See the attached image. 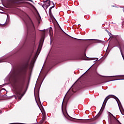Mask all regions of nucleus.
Returning a JSON list of instances; mask_svg holds the SVG:
<instances>
[{
  "instance_id": "obj_12",
  "label": "nucleus",
  "mask_w": 124,
  "mask_h": 124,
  "mask_svg": "<svg viewBox=\"0 0 124 124\" xmlns=\"http://www.w3.org/2000/svg\"><path fill=\"white\" fill-rule=\"evenodd\" d=\"M108 34H109V36H111V35H112V34H111V33H110V32L108 33Z\"/></svg>"
},
{
  "instance_id": "obj_10",
  "label": "nucleus",
  "mask_w": 124,
  "mask_h": 124,
  "mask_svg": "<svg viewBox=\"0 0 124 124\" xmlns=\"http://www.w3.org/2000/svg\"><path fill=\"white\" fill-rule=\"evenodd\" d=\"M41 20V17H40V16L39 15V18H38V21H40Z\"/></svg>"
},
{
  "instance_id": "obj_14",
  "label": "nucleus",
  "mask_w": 124,
  "mask_h": 124,
  "mask_svg": "<svg viewBox=\"0 0 124 124\" xmlns=\"http://www.w3.org/2000/svg\"><path fill=\"white\" fill-rule=\"evenodd\" d=\"M30 1H31V2H33V1L31 0H29Z\"/></svg>"
},
{
  "instance_id": "obj_2",
  "label": "nucleus",
  "mask_w": 124,
  "mask_h": 124,
  "mask_svg": "<svg viewBox=\"0 0 124 124\" xmlns=\"http://www.w3.org/2000/svg\"><path fill=\"white\" fill-rule=\"evenodd\" d=\"M111 97H112V96L108 95L106 98L103 104V105H104V107H105V105H106V103H107V101L108 99H109V98H111Z\"/></svg>"
},
{
  "instance_id": "obj_17",
  "label": "nucleus",
  "mask_w": 124,
  "mask_h": 124,
  "mask_svg": "<svg viewBox=\"0 0 124 124\" xmlns=\"http://www.w3.org/2000/svg\"><path fill=\"white\" fill-rule=\"evenodd\" d=\"M0 62H1V61H0Z\"/></svg>"
},
{
  "instance_id": "obj_1",
  "label": "nucleus",
  "mask_w": 124,
  "mask_h": 124,
  "mask_svg": "<svg viewBox=\"0 0 124 124\" xmlns=\"http://www.w3.org/2000/svg\"><path fill=\"white\" fill-rule=\"evenodd\" d=\"M51 4H53L54 5V3L53 2H50L49 0H47L44 2L42 7L44 9H47V8L49 7V6Z\"/></svg>"
},
{
  "instance_id": "obj_16",
  "label": "nucleus",
  "mask_w": 124,
  "mask_h": 124,
  "mask_svg": "<svg viewBox=\"0 0 124 124\" xmlns=\"http://www.w3.org/2000/svg\"><path fill=\"white\" fill-rule=\"evenodd\" d=\"M116 101H117V103H118V101L116 100Z\"/></svg>"
},
{
  "instance_id": "obj_3",
  "label": "nucleus",
  "mask_w": 124,
  "mask_h": 124,
  "mask_svg": "<svg viewBox=\"0 0 124 124\" xmlns=\"http://www.w3.org/2000/svg\"><path fill=\"white\" fill-rule=\"evenodd\" d=\"M114 45H115V46H120V41L118 40V39L115 40Z\"/></svg>"
},
{
  "instance_id": "obj_13",
  "label": "nucleus",
  "mask_w": 124,
  "mask_h": 124,
  "mask_svg": "<svg viewBox=\"0 0 124 124\" xmlns=\"http://www.w3.org/2000/svg\"><path fill=\"white\" fill-rule=\"evenodd\" d=\"M111 115H112V116L113 117V118H114V119H116V117H115V116H114V115H113V114H111Z\"/></svg>"
},
{
  "instance_id": "obj_6",
  "label": "nucleus",
  "mask_w": 124,
  "mask_h": 124,
  "mask_svg": "<svg viewBox=\"0 0 124 124\" xmlns=\"http://www.w3.org/2000/svg\"><path fill=\"white\" fill-rule=\"evenodd\" d=\"M54 6H55L54 5H53V6H52L51 7H50V8H49V14H51L52 8H53V7H54Z\"/></svg>"
},
{
  "instance_id": "obj_4",
  "label": "nucleus",
  "mask_w": 124,
  "mask_h": 124,
  "mask_svg": "<svg viewBox=\"0 0 124 124\" xmlns=\"http://www.w3.org/2000/svg\"><path fill=\"white\" fill-rule=\"evenodd\" d=\"M16 95L18 96L19 99H21V98H22V97H23V95H22V94H21V93H20V92H17L16 93Z\"/></svg>"
},
{
  "instance_id": "obj_9",
  "label": "nucleus",
  "mask_w": 124,
  "mask_h": 124,
  "mask_svg": "<svg viewBox=\"0 0 124 124\" xmlns=\"http://www.w3.org/2000/svg\"><path fill=\"white\" fill-rule=\"evenodd\" d=\"M35 62V60H34L33 61H32L31 62V64L32 65H33V64H34V62Z\"/></svg>"
},
{
  "instance_id": "obj_7",
  "label": "nucleus",
  "mask_w": 124,
  "mask_h": 124,
  "mask_svg": "<svg viewBox=\"0 0 124 124\" xmlns=\"http://www.w3.org/2000/svg\"><path fill=\"white\" fill-rule=\"evenodd\" d=\"M49 33L50 34H52V33H53V29H52V28L49 29Z\"/></svg>"
},
{
  "instance_id": "obj_15",
  "label": "nucleus",
  "mask_w": 124,
  "mask_h": 124,
  "mask_svg": "<svg viewBox=\"0 0 124 124\" xmlns=\"http://www.w3.org/2000/svg\"><path fill=\"white\" fill-rule=\"evenodd\" d=\"M116 80H122V79H116Z\"/></svg>"
},
{
  "instance_id": "obj_8",
  "label": "nucleus",
  "mask_w": 124,
  "mask_h": 124,
  "mask_svg": "<svg viewBox=\"0 0 124 124\" xmlns=\"http://www.w3.org/2000/svg\"><path fill=\"white\" fill-rule=\"evenodd\" d=\"M123 76H111L110 77H122Z\"/></svg>"
},
{
  "instance_id": "obj_5",
  "label": "nucleus",
  "mask_w": 124,
  "mask_h": 124,
  "mask_svg": "<svg viewBox=\"0 0 124 124\" xmlns=\"http://www.w3.org/2000/svg\"><path fill=\"white\" fill-rule=\"evenodd\" d=\"M100 115H101V112L100 111L97 115L95 116V118L97 119V118H98V117H99L100 116Z\"/></svg>"
},
{
  "instance_id": "obj_11",
  "label": "nucleus",
  "mask_w": 124,
  "mask_h": 124,
  "mask_svg": "<svg viewBox=\"0 0 124 124\" xmlns=\"http://www.w3.org/2000/svg\"><path fill=\"white\" fill-rule=\"evenodd\" d=\"M120 51H121V53L122 56V57L123 58V59L124 60V55H123V52H122V50H120Z\"/></svg>"
}]
</instances>
